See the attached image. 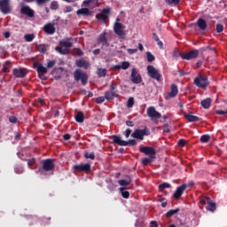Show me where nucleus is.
<instances>
[{
  "instance_id": "1",
  "label": "nucleus",
  "mask_w": 227,
  "mask_h": 227,
  "mask_svg": "<svg viewBox=\"0 0 227 227\" xmlns=\"http://www.w3.org/2000/svg\"><path fill=\"white\" fill-rule=\"evenodd\" d=\"M54 159H46L41 161L42 167L35 171L36 175H45L49 171H54L56 166L54 165Z\"/></svg>"
},
{
  "instance_id": "2",
  "label": "nucleus",
  "mask_w": 227,
  "mask_h": 227,
  "mask_svg": "<svg viewBox=\"0 0 227 227\" xmlns=\"http://www.w3.org/2000/svg\"><path fill=\"white\" fill-rule=\"evenodd\" d=\"M111 12L113 9L111 7L105 8L101 12L96 14V19L100 24H107L109 22V17H111Z\"/></svg>"
},
{
  "instance_id": "3",
  "label": "nucleus",
  "mask_w": 227,
  "mask_h": 227,
  "mask_svg": "<svg viewBox=\"0 0 227 227\" xmlns=\"http://www.w3.org/2000/svg\"><path fill=\"white\" fill-rule=\"evenodd\" d=\"M193 84L197 86V88H201V90H207L210 82L208 81V77L205 74H200L194 79Z\"/></svg>"
},
{
  "instance_id": "4",
  "label": "nucleus",
  "mask_w": 227,
  "mask_h": 227,
  "mask_svg": "<svg viewBox=\"0 0 227 227\" xmlns=\"http://www.w3.org/2000/svg\"><path fill=\"white\" fill-rule=\"evenodd\" d=\"M114 145H118L119 146H136L137 145V141L134 139H129V141H125L121 139V137L118 135L114 136Z\"/></svg>"
},
{
  "instance_id": "5",
  "label": "nucleus",
  "mask_w": 227,
  "mask_h": 227,
  "mask_svg": "<svg viewBox=\"0 0 227 227\" xmlns=\"http://www.w3.org/2000/svg\"><path fill=\"white\" fill-rule=\"evenodd\" d=\"M147 74L151 79L157 81V82H160V81H162V74L152 65L147 66Z\"/></svg>"
},
{
  "instance_id": "6",
  "label": "nucleus",
  "mask_w": 227,
  "mask_h": 227,
  "mask_svg": "<svg viewBox=\"0 0 227 227\" xmlns=\"http://www.w3.org/2000/svg\"><path fill=\"white\" fill-rule=\"evenodd\" d=\"M145 136H150V129L147 127H145L143 129H137L131 134V137H134L135 139H139L140 141H143V139H145Z\"/></svg>"
},
{
  "instance_id": "7",
  "label": "nucleus",
  "mask_w": 227,
  "mask_h": 227,
  "mask_svg": "<svg viewBox=\"0 0 227 227\" xmlns=\"http://www.w3.org/2000/svg\"><path fill=\"white\" fill-rule=\"evenodd\" d=\"M74 81L79 82L81 81L82 86H86L88 84V74L82 72L81 69H76L74 72Z\"/></svg>"
},
{
  "instance_id": "8",
  "label": "nucleus",
  "mask_w": 227,
  "mask_h": 227,
  "mask_svg": "<svg viewBox=\"0 0 227 227\" xmlns=\"http://www.w3.org/2000/svg\"><path fill=\"white\" fill-rule=\"evenodd\" d=\"M129 80L131 82H133V84H141V82H143V77L136 67L132 68Z\"/></svg>"
},
{
  "instance_id": "9",
  "label": "nucleus",
  "mask_w": 227,
  "mask_h": 227,
  "mask_svg": "<svg viewBox=\"0 0 227 227\" xmlns=\"http://www.w3.org/2000/svg\"><path fill=\"white\" fill-rule=\"evenodd\" d=\"M139 152H141V153H145L151 159H156L157 151H155V148H153L152 146L140 147Z\"/></svg>"
},
{
  "instance_id": "10",
  "label": "nucleus",
  "mask_w": 227,
  "mask_h": 227,
  "mask_svg": "<svg viewBox=\"0 0 227 227\" xmlns=\"http://www.w3.org/2000/svg\"><path fill=\"white\" fill-rule=\"evenodd\" d=\"M179 56L183 59H186V60L196 59V58H198V56H200V51L192 50L188 52L180 53Z\"/></svg>"
},
{
  "instance_id": "11",
  "label": "nucleus",
  "mask_w": 227,
  "mask_h": 227,
  "mask_svg": "<svg viewBox=\"0 0 227 227\" xmlns=\"http://www.w3.org/2000/svg\"><path fill=\"white\" fill-rule=\"evenodd\" d=\"M146 114L151 120H160L162 118V114L157 112L153 106H150L146 110Z\"/></svg>"
},
{
  "instance_id": "12",
  "label": "nucleus",
  "mask_w": 227,
  "mask_h": 227,
  "mask_svg": "<svg viewBox=\"0 0 227 227\" xmlns=\"http://www.w3.org/2000/svg\"><path fill=\"white\" fill-rule=\"evenodd\" d=\"M73 169L78 172L90 173V171H91V164L85 163V164L74 165L73 167Z\"/></svg>"
},
{
  "instance_id": "13",
  "label": "nucleus",
  "mask_w": 227,
  "mask_h": 227,
  "mask_svg": "<svg viewBox=\"0 0 227 227\" xmlns=\"http://www.w3.org/2000/svg\"><path fill=\"white\" fill-rule=\"evenodd\" d=\"M185 189H187V184H183L182 185L178 186L173 194L174 200H180V198H182L184 195V192H185Z\"/></svg>"
},
{
  "instance_id": "14",
  "label": "nucleus",
  "mask_w": 227,
  "mask_h": 227,
  "mask_svg": "<svg viewBox=\"0 0 227 227\" xmlns=\"http://www.w3.org/2000/svg\"><path fill=\"white\" fill-rule=\"evenodd\" d=\"M34 68H35L37 75H45L47 74V67H43L41 63L35 62Z\"/></svg>"
},
{
  "instance_id": "15",
  "label": "nucleus",
  "mask_w": 227,
  "mask_h": 227,
  "mask_svg": "<svg viewBox=\"0 0 227 227\" xmlns=\"http://www.w3.org/2000/svg\"><path fill=\"white\" fill-rule=\"evenodd\" d=\"M10 3V0H0V9L2 13H10V5L8 4Z\"/></svg>"
},
{
  "instance_id": "16",
  "label": "nucleus",
  "mask_w": 227,
  "mask_h": 227,
  "mask_svg": "<svg viewBox=\"0 0 227 227\" xmlns=\"http://www.w3.org/2000/svg\"><path fill=\"white\" fill-rule=\"evenodd\" d=\"M21 13L23 15H27V17H30V19H33L35 17V11L31 9L29 6H23L21 7Z\"/></svg>"
},
{
  "instance_id": "17",
  "label": "nucleus",
  "mask_w": 227,
  "mask_h": 227,
  "mask_svg": "<svg viewBox=\"0 0 227 227\" xmlns=\"http://www.w3.org/2000/svg\"><path fill=\"white\" fill-rule=\"evenodd\" d=\"M119 97L118 91L106 90L105 92L106 100H114V98H118Z\"/></svg>"
},
{
  "instance_id": "18",
  "label": "nucleus",
  "mask_w": 227,
  "mask_h": 227,
  "mask_svg": "<svg viewBox=\"0 0 227 227\" xmlns=\"http://www.w3.org/2000/svg\"><path fill=\"white\" fill-rule=\"evenodd\" d=\"M12 73H13L14 77H17V78L26 77V75L27 74L26 72V69H24V68H14Z\"/></svg>"
},
{
  "instance_id": "19",
  "label": "nucleus",
  "mask_w": 227,
  "mask_h": 227,
  "mask_svg": "<svg viewBox=\"0 0 227 227\" xmlns=\"http://www.w3.org/2000/svg\"><path fill=\"white\" fill-rule=\"evenodd\" d=\"M75 65L76 67H78V68H84L85 70H88V68H90V62H86L84 59H80L76 60Z\"/></svg>"
},
{
  "instance_id": "20",
  "label": "nucleus",
  "mask_w": 227,
  "mask_h": 227,
  "mask_svg": "<svg viewBox=\"0 0 227 227\" xmlns=\"http://www.w3.org/2000/svg\"><path fill=\"white\" fill-rule=\"evenodd\" d=\"M171 91L168 94L169 98H175L178 95V86L175 83L171 84Z\"/></svg>"
},
{
  "instance_id": "21",
  "label": "nucleus",
  "mask_w": 227,
  "mask_h": 227,
  "mask_svg": "<svg viewBox=\"0 0 227 227\" xmlns=\"http://www.w3.org/2000/svg\"><path fill=\"white\" fill-rule=\"evenodd\" d=\"M92 12L88 8H82L76 12L78 16L82 15L83 17H91Z\"/></svg>"
},
{
  "instance_id": "22",
  "label": "nucleus",
  "mask_w": 227,
  "mask_h": 227,
  "mask_svg": "<svg viewBox=\"0 0 227 227\" xmlns=\"http://www.w3.org/2000/svg\"><path fill=\"white\" fill-rule=\"evenodd\" d=\"M106 32L99 35L98 42L102 43V46L109 47V43H107V37H106Z\"/></svg>"
},
{
  "instance_id": "23",
  "label": "nucleus",
  "mask_w": 227,
  "mask_h": 227,
  "mask_svg": "<svg viewBox=\"0 0 227 227\" xmlns=\"http://www.w3.org/2000/svg\"><path fill=\"white\" fill-rule=\"evenodd\" d=\"M130 67V63L127 61H123L121 65H115L114 66V70H127Z\"/></svg>"
},
{
  "instance_id": "24",
  "label": "nucleus",
  "mask_w": 227,
  "mask_h": 227,
  "mask_svg": "<svg viewBox=\"0 0 227 227\" xmlns=\"http://www.w3.org/2000/svg\"><path fill=\"white\" fill-rule=\"evenodd\" d=\"M132 183V178H130V176H127V179H121L118 181L119 185H121V187H127V185H130V184Z\"/></svg>"
},
{
  "instance_id": "25",
  "label": "nucleus",
  "mask_w": 227,
  "mask_h": 227,
  "mask_svg": "<svg viewBox=\"0 0 227 227\" xmlns=\"http://www.w3.org/2000/svg\"><path fill=\"white\" fill-rule=\"evenodd\" d=\"M200 106L204 109H210V106H212V98H207L200 102Z\"/></svg>"
},
{
  "instance_id": "26",
  "label": "nucleus",
  "mask_w": 227,
  "mask_h": 227,
  "mask_svg": "<svg viewBox=\"0 0 227 227\" xmlns=\"http://www.w3.org/2000/svg\"><path fill=\"white\" fill-rule=\"evenodd\" d=\"M74 118L77 123H84V113H82V111L77 112Z\"/></svg>"
},
{
  "instance_id": "27",
  "label": "nucleus",
  "mask_w": 227,
  "mask_h": 227,
  "mask_svg": "<svg viewBox=\"0 0 227 227\" xmlns=\"http://www.w3.org/2000/svg\"><path fill=\"white\" fill-rule=\"evenodd\" d=\"M184 117L190 123H192L194 121H200V117L192 115L191 114H186Z\"/></svg>"
},
{
  "instance_id": "28",
  "label": "nucleus",
  "mask_w": 227,
  "mask_h": 227,
  "mask_svg": "<svg viewBox=\"0 0 227 227\" xmlns=\"http://www.w3.org/2000/svg\"><path fill=\"white\" fill-rule=\"evenodd\" d=\"M215 203L212 202V199H207V210H209V212H215Z\"/></svg>"
},
{
  "instance_id": "29",
  "label": "nucleus",
  "mask_w": 227,
  "mask_h": 227,
  "mask_svg": "<svg viewBox=\"0 0 227 227\" xmlns=\"http://www.w3.org/2000/svg\"><path fill=\"white\" fill-rule=\"evenodd\" d=\"M55 51L59 54H64V55L70 54V51L68 50V48H63L61 46H57L55 48Z\"/></svg>"
},
{
  "instance_id": "30",
  "label": "nucleus",
  "mask_w": 227,
  "mask_h": 227,
  "mask_svg": "<svg viewBox=\"0 0 227 227\" xmlns=\"http://www.w3.org/2000/svg\"><path fill=\"white\" fill-rule=\"evenodd\" d=\"M10 68H12V62L7 60L3 64L2 71L4 74H8V72H10Z\"/></svg>"
},
{
  "instance_id": "31",
  "label": "nucleus",
  "mask_w": 227,
  "mask_h": 227,
  "mask_svg": "<svg viewBox=\"0 0 227 227\" xmlns=\"http://www.w3.org/2000/svg\"><path fill=\"white\" fill-rule=\"evenodd\" d=\"M197 25L200 27V29H207V21L204 19H199L197 20Z\"/></svg>"
},
{
  "instance_id": "32",
  "label": "nucleus",
  "mask_w": 227,
  "mask_h": 227,
  "mask_svg": "<svg viewBox=\"0 0 227 227\" xmlns=\"http://www.w3.org/2000/svg\"><path fill=\"white\" fill-rule=\"evenodd\" d=\"M160 192H164V189H171V184L169 183H162L158 186Z\"/></svg>"
},
{
  "instance_id": "33",
  "label": "nucleus",
  "mask_w": 227,
  "mask_h": 227,
  "mask_svg": "<svg viewBox=\"0 0 227 227\" xmlns=\"http://www.w3.org/2000/svg\"><path fill=\"white\" fill-rule=\"evenodd\" d=\"M120 192L125 200H129V198H130V192H129V191H125V187H121Z\"/></svg>"
},
{
  "instance_id": "34",
  "label": "nucleus",
  "mask_w": 227,
  "mask_h": 227,
  "mask_svg": "<svg viewBox=\"0 0 227 227\" xmlns=\"http://www.w3.org/2000/svg\"><path fill=\"white\" fill-rule=\"evenodd\" d=\"M180 212V208H176V209H170L167 214H166V217L168 219H169L170 217H173V215H175V214H178Z\"/></svg>"
},
{
  "instance_id": "35",
  "label": "nucleus",
  "mask_w": 227,
  "mask_h": 227,
  "mask_svg": "<svg viewBox=\"0 0 227 227\" xmlns=\"http://www.w3.org/2000/svg\"><path fill=\"white\" fill-rule=\"evenodd\" d=\"M114 33L120 38L125 39V30H123V29H114Z\"/></svg>"
},
{
  "instance_id": "36",
  "label": "nucleus",
  "mask_w": 227,
  "mask_h": 227,
  "mask_svg": "<svg viewBox=\"0 0 227 227\" xmlns=\"http://www.w3.org/2000/svg\"><path fill=\"white\" fill-rule=\"evenodd\" d=\"M98 77H106L107 75V69L106 68H98Z\"/></svg>"
},
{
  "instance_id": "37",
  "label": "nucleus",
  "mask_w": 227,
  "mask_h": 227,
  "mask_svg": "<svg viewBox=\"0 0 227 227\" xmlns=\"http://www.w3.org/2000/svg\"><path fill=\"white\" fill-rule=\"evenodd\" d=\"M155 158H151V157H149V158H144L143 160H142V164H143V166H148V164H152V162H153V160H154Z\"/></svg>"
},
{
  "instance_id": "38",
  "label": "nucleus",
  "mask_w": 227,
  "mask_h": 227,
  "mask_svg": "<svg viewBox=\"0 0 227 227\" xmlns=\"http://www.w3.org/2000/svg\"><path fill=\"white\" fill-rule=\"evenodd\" d=\"M37 51L41 52L42 54H45L47 52V45L45 44H39L37 46Z\"/></svg>"
},
{
  "instance_id": "39",
  "label": "nucleus",
  "mask_w": 227,
  "mask_h": 227,
  "mask_svg": "<svg viewBox=\"0 0 227 227\" xmlns=\"http://www.w3.org/2000/svg\"><path fill=\"white\" fill-rule=\"evenodd\" d=\"M210 141V135L206 134L200 137V143H208Z\"/></svg>"
},
{
  "instance_id": "40",
  "label": "nucleus",
  "mask_w": 227,
  "mask_h": 227,
  "mask_svg": "<svg viewBox=\"0 0 227 227\" xmlns=\"http://www.w3.org/2000/svg\"><path fill=\"white\" fill-rule=\"evenodd\" d=\"M208 200H210L209 197L201 196L200 197V203L201 205H208Z\"/></svg>"
},
{
  "instance_id": "41",
  "label": "nucleus",
  "mask_w": 227,
  "mask_h": 227,
  "mask_svg": "<svg viewBox=\"0 0 227 227\" xmlns=\"http://www.w3.org/2000/svg\"><path fill=\"white\" fill-rule=\"evenodd\" d=\"M24 39L27 42H33L35 40V34H27L24 35Z\"/></svg>"
},
{
  "instance_id": "42",
  "label": "nucleus",
  "mask_w": 227,
  "mask_h": 227,
  "mask_svg": "<svg viewBox=\"0 0 227 227\" xmlns=\"http://www.w3.org/2000/svg\"><path fill=\"white\" fill-rule=\"evenodd\" d=\"M60 43L62 47H66L67 49H70L74 45V43L68 41H61Z\"/></svg>"
},
{
  "instance_id": "43",
  "label": "nucleus",
  "mask_w": 227,
  "mask_h": 227,
  "mask_svg": "<svg viewBox=\"0 0 227 227\" xmlns=\"http://www.w3.org/2000/svg\"><path fill=\"white\" fill-rule=\"evenodd\" d=\"M146 56H147V61L149 63H152L153 61H155V56H153V54H152V52L147 51Z\"/></svg>"
},
{
  "instance_id": "44",
  "label": "nucleus",
  "mask_w": 227,
  "mask_h": 227,
  "mask_svg": "<svg viewBox=\"0 0 227 227\" xmlns=\"http://www.w3.org/2000/svg\"><path fill=\"white\" fill-rule=\"evenodd\" d=\"M121 27H122V25L120 22V19L117 18L114 26V29H121Z\"/></svg>"
},
{
  "instance_id": "45",
  "label": "nucleus",
  "mask_w": 227,
  "mask_h": 227,
  "mask_svg": "<svg viewBox=\"0 0 227 227\" xmlns=\"http://www.w3.org/2000/svg\"><path fill=\"white\" fill-rule=\"evenodd\" d=\"M50 8L51 10H58V8H59V4H58L56 1H53L51 2Z\"/></svg>"
},
{
  "instance_id": "46",
  "label": "nucleus",
  "mask_w": 227,
  "mask_h": 227,
  "mask_svg": "<svg viewBox=\"0 0 227 227\" xmlns=\"http://www.w3.org/2000/svg\"><path fill=\"white\" fill-rule=\"evenodd\" d=\"M85 159H91V160H95V153H86Z\"/></svg>"
},
{
  "instance_id": "47",
  "label": "nucleus",
  "mask_w": 227,
  "mask_h": 227,
  "mask_svg": "<svg viewBox=\"0 0 227 227\" xmlns=\"http://www.w3.org/2000/svg\"><path fill=\"white\" fill-rule=\"evenodd\" d=\"M106 102V96H101L96 98L97 104H104Z\"/></svg>"
},
{
  "instance_id": "48",
  "label": "nucleus",
  "mask_w": 227,
  "mask_h": 227,
  "mask_svg": "<svg viewBox=\"0 0 227 227\" xmlns=\"http://www.w3.org/2000/svg\"><path fill=\"white\" fill-rule=\"evenodd\" d=\"M171 6H176L180 4V0H167Z\"/></svg>"
},
{
  "instance_id": "49",
  "label": "nucleus",
  "mask_w": 227,
  "mask_h": 227,
  "mask_svg": "<svg viewBox=\"0 0 227 227\" xmlns=\"http://www.w3.org/2000/svg\"><path fill=\"white\" fill-rule=\"evenodd\" d=\"M127 107L130 109V107H134V98H129L128 99Z\"/></svg>"
},
{
  "instance_id": "50",
  "label": "nucleus",
  "mask_w": 227,
  "mask_h": 227,
  "mask_svg": "<svg viewBox=\"0 0 227 227\" xmlns=\"http://www.w3.org/2000/svg\"><path fill=\"white\" fill-rule=\"evenodd\" d=\"M42 222L43 223V224H49V223H51V217L50 216H43L42 218Z\"/></svg>"
},
{
  "instance_id": "51",
  "label": "nucleus",
  "mask_w": 227,
  "mask_h": 227,
  "mask_svg": "<svg viewBox=\"0 0 227 227\" xmlns=\"http://www.w3.org/2000/svg\"><path fill=\"white\" fill-rule=\"evenodd\" d=\"M35 162H36V159H35V158L29 159V160H27V166H28V168H31V166H33L34 164H35Z\"/></svg>"
},
{
  "instance_id": "52",
  "label": "nucleus",
  "mask_w": 227,
  "mask_h": 227,
  "mask_svg": "<svg viewBox=\"0 0 227 227\" xmlns=\"http://www.w3.org/2000/svg\"><path fill=\"white\" fill-rule=\"evenodd\" d=\"M130 134H132V129H127L124 131V133H123V135H124L125 137H127V138L130 137Z\"/></svg>"
},
{
  "instance_id": "53",
  "label": "nucleus",
  "mask_w": 227,
  "mask_h": 227,
  "mask_svg": "<svg viewBox=\"0 0 227 227\" xmlns=\"http://www.w3.org/2000/svg\"><path fill=\"white\" fill-rule=\"evenodd\" d=\"M56 65V60H49L47 63V68H52Z\"/></svg>"
},
{
  "instance_id": "54",
  "label": "nucleus",
  "mask_w": 227,
  "mask_h": 227,
  "mask_svg": "<svg viewBox=\"0 0 227 227\" xmlns=\"http://www.w3.org/2000/svg\"><path fill=\"white\" fill-rule=\"evenodd\" d=\"M9 121H10V123H17V121H19V119H17V117L12 115V116L9 117Z\"/></svg>"
},
{
  "instance_id": "55",
  "label": "nucleus",
  "mask_w": 227,
  "mask_h": 227,
  "mask_svg": "<svg viewBox=\"0 0 227 227\" xmlns=\"http://www.w3.org/2000/svg\"><path fill=\"white\" fill-rule=\"evenodd\" d=\"M74 54H75V56H82V51H81V49L75 48L74 50Z\"/></svg>"
},
{
  "instance_id": "56",
  "label": "nucleus",
  "mask_w": 227,
  "mask_h": 227,
  "mask_svg": "<svg viewBox=\"0 0 227 227\" xmlns=\"http://www.w3.org/2000/svg\"><path fill=\"white\" fill-rule=\"evenodd\" d=\"M43 29H54V24L48 23L43 27Z\"/></svg>"
},
{
  "instance_id": "57",
  "label": "nucleus",
  "mask_w": 227,
  "mask_h": 227,
  "mask_svg": "<svg viewBox=\"0 0 227 227\" xmlns=\"http://www.w3.org/2000/svg\"><path fill=\"white\" fill-rule=\"evenodd\" d=\"M44 33L46 35H54V33H56V29H44Z\"/></svg>"
},
{
  "instance_id": "58",
  "label": "nucleus",
  "mask_w": 227,
  "mask_h": 227,
  "mask_svg": "<svg viewBox=\"0 0 227 227\" xmlns=\"http://www.w3.org/2000/svg\"><path fill=\"white\" fill-rule=\"evenodd\" d=\"M64 12H65V13H70V12H74V8L72 6H70V5L66 6Z\"/></svg>"
},
{
  "instance_id": "59",
  "label": "nucleus",
  "mask_w": 227,
  "mask_h": 227,
  "mask_svg": "<svg viewBox=\"0 0 227 227\" xmlns=\"http://www.w3.org/2000/svg\"><path fill=\"white\" fill-rule=\"evenodd\" d=\"M110 91H116V83L111 82L110 84Z\"/></svg>"
},
{
  "instance_id": "60",
  "label": "nucleus",
  "mask_w": 227,
  "mask_h": 227,
  "mask_svg": "<svg viewBox=\"0 0 227 227\" xmlns=\"http://www.w3.org/2000/svg\"><path fill=\"white\" fill-rule=\"evenodd\" d=\"M63 138L65 139V141H70V139H72V136L67 133L63 136Z\"/></svg>"
},
{
  "instance_id": "61",
  "label": "nucleus",
  "mask_w": 227,
  "mask_h": 227,
  "mask_svg": "<svg viewBox=\"0 0 227 227\" xmlns=\"http://www.w3.org/2000/svg\"><path fill=\"white\" fill-rule=\"evenodd\" d=\"M37 4L41 5V4H45V3H49V1L51 0H35Z\"/></svg>"
},
{
  "instance_id": "62",
  "label": "nucleus",
  "mask_w": 227,
  "mask_h": 227,
  "mask_svg": "<svg viewBox=\"0 0 227 227\" xmlns=\"http://www.w3.org/2000/svg\"><path fill=\"white\" fill-rule=\"evenodd\" d=\"M178 145L181 146V147L185 146V139L178 140Z\"/></svg>"
},
{
  "instance_id": "63",
  "label": "nucleus",
  "mask_w": 227,
  "mask_h": 227,
  "mask_svg": "<svg viewBox=\"0 0 227 227\" xmlns=\"http://www.w3.org/2000/svg\"><path fill=\"white\" fill-rule=\"evenodd\" d=\"M137 52V49H128L129 54H136Z\"/></svg>"
},
{
  "instance_id": "64",
  "label": "nucleus",
  "mask_w": 227,
  "mask_h": 227,
  "mask_svg": "<svg viewBox=\"0 0 227 227\" xmlns=\"http://www.w3.org/2000/svg\"><path fill=\"white\" fill-rule=\"evenodd\" d=\"M163 132H169V125L168 124L163 125Z\"/></svg>"
}]
</instances>
